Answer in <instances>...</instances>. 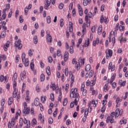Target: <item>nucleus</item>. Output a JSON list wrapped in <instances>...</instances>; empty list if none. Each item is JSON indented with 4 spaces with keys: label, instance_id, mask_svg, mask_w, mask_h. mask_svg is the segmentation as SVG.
Returning a JSON list of instances; mask_svg holds the SVG:
<instances>
[{
    "label": "nucleus",
    "instance_id": "2f4dec72",
    "mask_svg": "<svg viewBox=\"0 0 128 128\" xmlns=\"http://www.w3.org/2000/svg\"><path fill=\"white\" fill-rule=\"evenodd\" d=\"M6 22L4 21L2 22V28L3 30H6L7 28L6 26Z\"/></svg>",
    "mask_w": 128,
    "mask_h": 128
},
{
    "label": "nucleus",
    "instance_id": "9b49d317",
    "mask_svg": "<svg viewBox=\"0 0 128 128\" xmlns=\"http://www.w3.org/2000/svg\"><path fill=\"white\" fill-rule=\"evenodd\" d=\"M120 42L121 44H122V42H126V38H124L122 36H120L119 38Z\"/></svg>",
    "mask_w": 128,
    "mask_h": 128
},
{
    "label": "nucleus",
    "instance_id": "a878e982",
    "mask_svg": "<svg viewBox=\"0 0 128 128\" xmlns=\"http://www.w3.org/2000/svg\"><path fill=\"white\" fill-rule=\"evenodd\" d=\"M86 72H90V65L87 64L85 67Z\"/></svg>",
    "mask_w": 128,
    "mask_h": 128
},
{
    "label": "nucleus",
    "instance_id": "aec40b11",
    "mask_svg": "<svg viewBox=\"0 0 128 128\" xmlns=\"http://www.w3.org/2000/svg\"><path fill=\"white\" fill-rule=\"evenodd\" d=\"M14 92H13V98H16L17 94H18V88H14Z\"/></svg>",
    "mask_w": 128,
    "mask_h": 128
},
{
    "label": "nucleus",
    "instance_id": "6ab92c4d",
    "mask_svg": "<svg viewBox=\"0 0 128 128\" xmlns=\"http://www.w3.org/2000/svg\"><path fill=\"white\" fill-rule=\"evenodd\" d=\"M13 102H14V98H12V97H10L8 100V106H11V104H12Z\"/></svg>",
    "mask_w": 128,
    "mask_h": 128
},
{
    "label": "nucleus",
    "instance_id": "f03ea898",
    "mask_svg": "<svg viewBox=\"0 0 128 128\" xmlns=\"http://www.w3.org/2000/svg\"><path fill=\"white\" fill-rule=\"evenodd\" d=\"M22 62L24 63L25 66H28L30 64V61H28V58L26 59V54L24 53L22 54Z\"/></svg>",
    "mask_w": 128,
    "mask_h": 128
},
{
    "label": "nucleus",
    "instance_id": "e2e57ef3",
    "mask_svg": "<svg viewBox=\"0 0 128 128\" xmlns=\"http://www.w3.org/2000/svg\"><path fill=\"white\" fill-rule=\"evenodd\" d=\"M13 88H16V80H14Z\"/></svg>",
    "mask_w": 128,
    "mask_h": 128
},
{
    "label": "nucleus",
    "instance_id": "423d86ee",
    "mask_svg": "<svg viewBox=\"0 0 128 128\" xmlns=\"http://www.w3.org/2000/svg\"><path fill=\"white\" fill-rule=\"evenodd\" d=\"M52 2V0H46V3L44 4V8L45 10H48V7L50 6V3Z\"/></svg>",
    "mask_w": 128,
    "mask_h": 128
},
{
    "label": "nucleus",
    "instance_id": "6e6552de",
    "mask_svg": "<svg viewBox=\"0 0 128 128\" xmlns=\"http://www.w3.org/2000/svg\"><path fill=\"white\" fill-rule=\"evenodd\" d=\"M68 52L66 51L64 53V62H68Z\"/></svg>",
    "mask_w": 128,
    "mask_h": 128
},
{
    "label": "nucleus",
    "instance_id": "a18cd8bd",
    "mask_svg": "<svg viewBox=\"0 0 128 128\" xmlns=\"http://www.w3.org/2000/svg\"><path fill=\"white\" fill-rule=\"evenodd\" d=\"M4 104H6V100L2 99L1 100V106H4Z\"/></svg>",
    "mask_w": 128,
    "mask_h": 128
},
{
    "label": "nucleus",
    "instance_id": "7c9ffc66",
    "mask_svg": "<svg viewBox=\"0 0 128 128\" xmlns=\"http://www.w3.org/2000/svg\"><path fill=\"white\" fill-rule=\"evenodd\" d=\"M116 74H112V76L111 77V80L110 81V83L112 84L114 80V78H116Z\"/></svg>",
    "mask_w": 128,
    "mask_h": 128
},
{
    "label": "nucleus",
    "instance_id": "b1692460",
    "mask_svg": "<svg viewBox=\"0 0 128 128\" xmlns=\"http://www.w3.org/2000/svg\"><path fill=\"white\" fill-rule=\"evenodd\" d=\"M74 74L72 75L71 77V82H70V86H72V84H74Z\"/></svg>",
    "mask_w": 128,
    "mask_h": 128
},
{
    "label": "nucleus",
    "instance_id": "79ce46f5",
    "mask_svg": "<svg viewBox=\"0 0 128 128\" xmlns=\"http://www.w3.org/2000/svg\"><path fill=\"white\" fill-rule=\"evenodd\" d=\"M65 76H68V68H66L64 70Z\"/></svg>",
    "mask_w": 128,
    "mask_h": 128
},
{
    "label": "nucleus",
    "instance_id": "7ed1b4c3",
    "mask_svg": "<svg viewBox=\"0 0 128 128\" xmlns=\"http://www.w3.org/2000/svg\"><path fill=\"white\" fill-rule=\"evenodd\" d=\"M22 41L20 39H18L17 41H16L14 43L15 48H18V50H22V44L20 43Z\"/></svg>",
    "mask_w": 128,
    "mask_h": 128
},
{
    "label": "nucleus",
    "instance_id": "72a5a7b5",
    "mask_svg": "<svg viewBox=\"0 0 128 128\" xmlns=\"http://www.w3.org/2000/svg\"><path fill=\"white\" fill-rule=\"evenodd\" d=\"M60 28H62L64 26V19L61 18L60 20Z\"/></svg>",
    "mask_w": 128,
    "mask_h": 128
},
{
    "label": "nucleus",
    "instance_id": "5701e85b",
    "mask_svg": "<svg viewBox=\"0 0 128 128\" xmlns=\"http://www.w3.org/2000/svg\"><path fill=\"white\" fill-rule=\"evenodd\" d=\"M46 72L48 76H50V68L49 66L46 68Z\"/></svg>",
    "mask_w": 128,
    "mask_h": 128
},
{
    "label": "nucleus",
    "instance_id": "680f3d73",
    "mask_svg": "<svg viewBox=\"0 0 128 128\" xmlns=\"http://www.w3.org/2000/svg\"><path fill=\"white\" fill-rule=\"evenodd\" d=\"M104 16L102 15L100 17V22L101 24H102L104 22Z\"/></svg>",
    "mask_w": 128,
    "mask_h": 128
},
{
    "label": "nucleus",
    "instance_id": "e433bc0d",
    "mask_svg": "<svg viewBox=\"0 0 128 128\" xmlns=\"http://www.w3.org/2000/svg\"><path fill=\"white\" fill-rule=\"evenodd\" d=\"M30 70H34V64L33 63V62H30Z\"/></svg>",
    "mask_w": 128,
    "mask_h": 128
},
{
    "label": "nucleus",
    "instance_id": "f704fd0d",
    "mask_svg": "<svg viewBox=\"0 0 128 128\" xmlns=\"http://www.w3.org/2000/svg\"><path fill=\"white\" fill-rule=\"evenodd\" d=\"M79 62L80 64H84V58H80L79 59Z\"/></svg>",
    "mask_w": 128,
    "mask_h": 128
},
{
    "label": "nucleus",
    "instance_id": "20e7f679",
    "mask_svg": "<svg viewBox=\"0 0 128 128\" xmlns=\"http://www.w3.org/2000/svg\"><path fill=\"white\" fill-rule=\"evenodd\" d=\"M122 112H124V110H120V108H117L115 112V118H118V116H121L122 114Z\"/></svg>",
    "mask_w": 128,
    "mask_h": 128
},
{
    "label": "nucleus",
    "instance_id": "f257e3e1",
    "mask_svg": "<svg viewBox=\"0 0 128 128\" xmlns=\"http://www.w3.org/2000/svg\"><path fill=\"white\" fill-rule=\"evenodd\" d=\"M72 98L74 99V100L71 102L70 104V108H72L75 106H78V102L80 100V94L78 93V88H75L72 89L70 93V98H72Z\"/></svg>",
    "mask_w": 128,
    "mask_h": 128
},
{
    "label": "nucleus",
    "instance_id": "c85d7f7f",
    "mask_svg": "<svg viewBox=\"0 0 128 128\" xmlns=\"http://www.w3.org/2000/svg\"><path fill=\"white\" fill-rule=\"evenodd\" d=\"M40 78L41 82H44V80L46 78V76H44V74H41Z\"/></svg>",
    "mask_w": 128,
    "mask_h": 128
},
{
    "label": "nucleus",
    "instance_id": "473e14b6",
    "mask_svg": "<svg viewBox=\"0 0 128 128\" xmlns=\"http://www.w3.org/2000/svg\"><path fill=\"white\" fill-rule=\"evenodd\" d=\"M46 100V96H41V101L43 104H44Z\"/></svg>",
    "mask_w": 128,
    "mask_h": 128
},
{
    "label": "nucleus",
    "instance_id": "de8ad7c7",
    "mask_svg": "<svg viewBox=\"0 0 128 128\" xmlns=\"http://www.w3.org/2000/svg\"><path fill=\"white\" fill-rule=\"evenodd\" d=\"M58 114V108L56 109V110L53 113V116L54 118H56V114Z\"/></svg>",
    "mask_w": 128,
    "mask_h": 128
},
{
    "label": "nucleus",
    "instance_id": "cd10ccee",
    "mask_svg": "<svg viewBox=\"0 0 128 128\" xmlns=\"http://www.w3.org/2000/svg\"><path fill=\"white\" fill-rule=\"evenodd\" d=\"M6 30H4L2 31L1 34L2 38H4V36H6Z\"/></svg>",
    "mask_w": 128,
    "mask_h": 128
},
{
    "label": "nucleus",
    "instance_id": "4be33fe9",
    "mask_svg": "<svg viewBox=\"0 0 128 128\" xmlns=\"http://www.w3.org/2000/svg\"><path fill=\"white\" fill-rule=\"evenodd\" d=\"M58 92H59L60 95H59L58 98V100L59 102H62V90H59Z\"/></svg>",
    "mask_w": 128,
    "mask_h": 128
},
{
    "label": "nucleus",
    "instance_id": "37998d69",
    "mask_svg": "<svg viewBox=\"0 0 128 128\" xmlns=\"http://www.w3.org/2000/svg\"><path fill=\"white\" fill-rule=\"evenodd\" d=\"M18 78V74L16 73H14L13 76L12 80H16Z\"/></svg>",
    "mask_w": 128,
    "mask_h": 128
},
{
    "label": "nucleus",
    "instance_id": "f8f14e48",
    "mask_svg": "<svg viewBox=\"0 0 128 128\" xmlns=\"http://www.w3.org/2000/svg\"><path fill=\"white\" fill-rule=\"evenodd\" d=\"M34 104L36 106H40V99L38 98H36L34 100Z\"/></svg>",
    "mask_w": 128,
    "mask_h": 128
},
{
    "label": "nucleus",
    "instance_id": "c9c22d12",
    "mask_svg": "<svg viewBox=\"0 0 128 128\" xmlns=\"http://www.w3.org/2000/svg\"><path fill=\"white\" fill-rule=\"evenodd\" d=\"M46 22L48 24H50V22H52L50 16H48L46 17Z\"/></svg>",
    "mask_w": 128,
    "mask_h": 128
},
{
    "label": "nucleus",
    "instance_id": "393cba45",
    "mask_svg": "<svg viewBox=\"0 0 128 128\" xmlns=\"http://www.w3.org/2000/svg\"><path fill=\"white\" fill-rule=\"evenodd\" d=\"M94 13L92 14V12H89L88 15H86V16H87V18H92V16H94Z\"/></svg>",
    "mask_w": 128,
    "mask_h": 128
},
{
    "label": "nucleus",
    "instance_id": "8fccbe9b",
    "mask_svg": "<svg viewBox=\"0 0 128 128\" xmlns=\"http://www.w3.org/2000/svg\"><path fill=\"white\" fill-rule=\"evenodd\" d=\"M82 32L83 35L82 36H84L86 34V28H82Z\"/></svg>",
    "mask_w": 128,
    "mask_h": 128
},
{
    "label": "nucleus",
    "instance_id": "338daca9",
    "mask_svg": "<svg viewBox=\"0 0 128 128\" xmlns=\"http://www.w3.org/2000/svg\"><path fill=\"white\" fill-rule=\"evenodd\" d=\"M82 94L84 96H86V90H82Z\"/></svg>",
    "mask_w": 128,
    "mask_h": 128
},
{
    "label": "nucleus",
    "instance_id": "4d7b16f0",
    "mask_svg": "<svg viewBox=\"0 0 128 128\" xmlns=\"http://www.w3.org/2000/svg\"><path fill=\"white\" fill-rule=\"evenodd\" d=\"M40 36H42V38H44V30H42L40 32Z\"/></svg>",
    "mask_w": 128,
    "mask_h": 128
},
{
    "label": "nucleus",
    "instance_id": "1a4fd4ad",
    "mask_svg": "<svg viewBox=\"0 0 128 128\" xmlns=\"http://www.w3.org/2000/svg\"><path fill=\"white\" fill-rule=\"evenodd\" d=\"M26 71L24 70L20 74V78L22 82H24V78H26Z\"/></svg>",
    "mask_w": 128,
    "mask_h": 128
},
{
    "label": "nucleus",
    "instance_id": "69168bd1",
    "mask_svg": "<svg viewBox=\"0 0 128 128\" xmlns=\"http://www.w3.org/2000/svg\"><path fill=\"white\" fill-rule=\"evenodd\" d=\"M76 9H73V10H72V16H76Z\"/></svg>",
    "mask_w": 128,
    "mask_h": 128
},
{
    "label": "nucleus",
    "instance_id": "603ef678",
    "mask_svg": "<svg viewBox=\"0 0 128 128\" xmlns=\"http://www.w3.org/2000/svg\"><path fill=\"white\" fill-rule=\"evenodd\" d=\"M48 62H50V64H52V57L50 56L48 57Z\"/></svg>",
    "mask_w": 128,
    "mask_h": 128
},
{
    "label": "nucleus",
    "instance_id": "49530a36",
    "mask_svg": "<svg viewBox=\"0 0 128 128\" xmlns=\"http://www.w3.org/2000/svg\"><path fill=\"white\" fill-rule=\"evenodd\" d=\"M19 14H20V11L18 10H16V12L15 13V17L16 18H18V16Z\"/></svg>",
    "mask_w": 128,
    "mask_h": 128
},
{
    "label": "nucleus",
    "instance_id": "9d476101",
    "mask_svg": "<svg viewBox=\"0 0 128 128\" xmlns=\"http://www.w3.org/2000/svg\"><path fill=\"white\" fill-rule=\"evenodd\" d=\"M110 56H112V50H108V54H106V58H108Z\"/></svg>",
    "mask_w": 128,
    "mask_h": 128
},
{
    "label": "nucleus",
    "instance_id": "bf43d9fd",
    "mask_svg": "<svg viewBox=\"0 0 128 128\" xmlns=\"http://www.w3.org/2000/svg\"><path fill=\"white\" fill-rule=\"evenodd\" d=\"M24 124V122H22V118H20V126H22V124Z\"/></svg>",
    "mask_w": 128,
    "mask_h": 128
},
{
    "label": "nucleus",
    "instance_id": "052dcab7",
    "mask_svg": "<svg viewBox=\"0 0 128 128\" xmlns=\"http://www.w3.org/2000/svg\"><path fill=\"white\" fill-rule=\"evenodd\" d=\"M108 84H105L104 86V92H106V91L108 90Z\"/></svg>",
    "mask_w": 128,
    "mask_h": 128
},
{
    "label": "nucleus",
    "instance_id": "0eeeda50",
    "mask_svg": "<svg viewBox=\"0 0 128 128\" xmlns=\"http://www.w3.org/2000/svg\"><path fill=\"white\" fill-rule=\"evenodd\" d=\"M116 69V65H112V63L110 62L108 66V70H110L111 72H114Z\"/></svg>",
    "mask_w": 128,
    "mask_h": 128
},
{
    "label": "nucleus",
    "instance_id": "2eb2a0df",
    "mask_svg": "<svg viewBox=\"0 0 128 128\" xmlns=\"http://www.w3.org/2000/svg\"><path fill=\"white\" fill-rule=\"evenodd\" d=\"M85 20L86 22L87 26H88L90 25V20L88 19V16H85Z\"/></svg>",
    "mask_w": 128,
    "mask_h": 128
},
{
    "label": "nucleus",
    "instance_id": "a211bd4d",
    "mask_svg": "<svg viewBox=\"0 0 128 128\" xmlns=\"http://www.w3.org/2000/svg\"><path fill=\"white\" fill-rule=\"evenodd\" d=\"M102 26L100 25L98 28V34H102Z\"/></svg>",
    "mask_w": 128,
    "mask_h": 128
},
{
    "label": "nucleus",
    "instance_id": "f3484780",
    "mask_svg": "<svg viewBox=\"0 0 128 128\" xmlns=\"http://www.w3.org/2000/svg\"><path fill=\"white\" fill-rule=\"evenodd\" d=\"M99 43H100V40L98 39V38H97L96 40L93 41L94 46H96V44H98Z\"/></svg>",
    "mask_w": 128,
    "mask_h": 128
},
{
    "label": "nucleus",
    "instance_id": "ea45409f",
    "mask_svg": "<svg viewBox=\"0 0 128 128\" xmlns=\"http://www.w3.org/2000/svg\"><path fill=\"white\" fill-rule=\"evenodd\" d=\"M15 60L16 62H18V61L20 60V55L17 54L15 57Z\"/></svg>",
    "mask_w": 128,
    "mask_h": 128
},
{
    "label": "nucleus",
    "instance_id": "c03bdc74",
    "mask_svg": "<svg viewBox=\"0 0 128 128\" xmlns=\"http://www.w3.org/2000/svg\"><path fill=\"white\" fill-rule=\"evenodd\" d=\"M32 124L33 126H36V120L34 118L32 121Z\"/></svg>",
    "mask_w": 128,
    "mask_h": 128
},
{
    "label": "nucleus",
    "instance_id": "bb28decb",
    "mask_svg": "<svg viewBox=\"0 0 128 128\" xmlns=\"http://www.w3.org/2000/svg\"><path fill=\"white\" fill-rule=\"evenodd\" d=\"M34 44H38V36H34Z\"/></svg>",
    "mask_w": 128,
    "mask_h": 128
},
{
    "label": "nucleus",
    "instance_id": "774afa93",
    "mask_svg": "<svg viewBox=\"0 0 128 128\" xmlns=\"http://www.w3.org/2000/svg\"><path fill=\"white\" fill-rule=\"evenodd\" d=\"M3 60H6V56L5 54H2L1 56Z\"/></svg>",
    "mask_w": 128,
    "mask_h": 128
},
{
    "label": "nucleus",
    "instance_id": "864d4df0",
    "mask_svg": "<svg viewBox=\"0 0 128 128\" xmlns=\"http://www.w3.org/2000/svg\"><path fill=\"white\" fill-rule=\"evenodd\" d=\"M111 119H112V118L110 117V116L107 117L106 120V124H108V122H110Z\"/></svg>",
    "mask_w": 128,
    "mask_h": 128
},
{
    "label": "nucleus",
    "instance_id": "39448f33",
    "mask_svg": "<svg viewBox=\"0 0 128 128\" xmlns=\"http://www.w3.org/2000/svg\"><path fill=\"white\" fill-rule=\"evenodd\" d=\"M22 112L25 116L26 114H28L30 112V107H26V108H24L22 110Z\"/></svg>",
    "mask_w": 128,
    "mask_h": 128
},
{
    "label": "nucleus",
    "instance_id": "0e129e2a",
    "mask_svg": "<svg viewBox=\"0 0 128 128\" xmlns=\"http://www.w3.org/2000/svg\"><path fill=\"white\" fill-rule=\"evenodd\" d=\"M119 29L120 32H122V30H124V27L122 26H119Z\"/></svg>",
    "mask_w": 128,
    "mask_h": 128
},
{
    "label": "nucleus",
    "instance_id": "ddd939ff",
    "mask_svg": "<svg viewBox=\"0 0 128 128\" xmlns=\"http://www.w3.org/2000/svg\"><path fill=\"white\" fill-rule=\"evenodd\" d=\"M126 81L122 82V80H120L118 81V84H120V86H126Z\"/></svg>",
    "mask_w": 128,
    "mask_h": 128
},
{
    "label": "nucleus",
    "instance_id": "a19ab883",
    "mask_svg": "<svg viewBox=\"0 0 128 128\" xmlns=\"http://www.w3.org/2000/svg\"><path fill=\"white\" fill-rule=\"evenodd\" d=\"M120 124H126V120H121L120 121Z\"/></svg>",
    "mask_w": 128,
    "mask_h": 128
},
{
    "label": "nucleus",
    "instance_id": "412c9836",
    "mask_svg": "<svg viewBox=\"0 0 128 128\" xmlns=\"http://www.w3.org/2000/svg\"><path fill=\"white\" fill-rule=\"evenodd\" d=\"M46 40L48 42H50V43L52 42V36L49 35L48 36H46Z\"/></svg>",
    "mask_w": 128,
    "mask_h": 128
},
{
    "label": "nucleus",
    "instance_id": "6e6d98bb",
    "mask_svg": "<svg viewBox=\"0 0 128 128\" xmlns=\"http://www.w3.org/2000/svg\"><path fill=\"white\" fill-rule=\"evenodd\" d=\"M92 104H93V106L94 108H96V100H92Z\"/></svg>",
    "mask_w": 128,
    "mask_h": 128
},
{
    "label": "nucleus",
    "instance_id": "5fc2aeb1",
    "mask_svg": "<svg viewBox=\"0 0 128 128\" xmlns=\"http://www.w3.org/2000/svg\"><path fill=\"white\" fill-rule=\"evenodd\" d=\"M28 54L29 56H32V49H30L28 50Z\"/></svg>",
    "mask_w": 128,
    "mask_h": 128
},
{
    "label": "nucleus",
    "instance_id": "3c124183",
    "mask_svg": "<svg viewBox=\"0 0 128 128\" xmlns=\"http://www.w3.org/2000/svg\"><path fill=\"white\" fill-rule=\"evenodd\" d=\"M28 7L25 8H24V14L26 16H28Z\"/></svg>",
    "mask_w": 128,
    "mask_h": 128
},
{
    "label": "nucleus",
    "instance_id": "4468645a",
    "mask_svg": "<svg viewBox=\"0 0 128 128\" xmlns=\"http://www.w3.org/2000/svg\"><path fill=\"white\" fill-rule=\"evenodd\" d=\"M38 120H40L42 124H44V118H42V114H40L38 115Z\"/></svg>",
    "mask_w": 128,
    "mask_h": 128
},
{
    "label": "nucleus",
    "instance_id": "09e8293b",
    "mask_svg": "<svg viewBox=\"0 0 128 128\" xmlns=\"http://www.w3.org/2000/svg\"><path fill=\"white\" fill-rule=\"evenodd\" d=\"M72 6H74V3L71 2L69 6V10H72Z\"/></svg>",
    "mask_w": 128,
    "mask_h": 128
},
{
    "label": "nucleus",
    "instance_id": "c756f323",
    "mask_svg": "<svg viewBox=\"0 0 128 128\" xmlns=\"http://www.w3.org/2000/svg\"><path fill=\"white\" fill-rule=\"evenodd\" d=\"M88 46H90V38H88L85 41V46H86V48Z\"/></svg>",
    "mask_w": 128,
    "mask_h": 128
},
{
    "label": "nucleus",
    "instance_id": "13d9d810",
    "mask_svg": "<svg viewBox=\"0 0 128 128\" xmlns=\"http://www.w3.org/2000/svg\"><path fill=\"white\" fill-rule=\"evenodd\" d=\"M58 8L60 10H62L64 8V4L60 3L58 6Z\"/></svg>",
    "mask_w": 128,
    "mask_h": 128
},
{
    "label": "nucleus",
    "instance_id": "dca6fc26",
    "mask_svg": "<svg viewBox=\"0 0 128 128\" xmlns=\"http://www.w3.org/2000/svg\"><path fill=\"white\" fill-rule=\"evenodd\" d=\"M91 0H83V4L84 6H86L90 2Z\"/></svg>",
    "mask_w": 128,
    "mask_h": 128
},
{
    "label": "nucleus",
    "instance_id": "4c0bfd02",
    "mask_svg": "<svg viewBox=\"0 0 128 128\" xmlns=\"http://www.w3.org/2000/svg\"><path fill=\"white\" fill-rule=\"evenodd\" d=\"M66 104H68V98H65L63 102V106H66Z\"/></svg>",
    "mask_w": 128,
    "mask_h": 128
},
{
    "label": "nucleus",
    "instance_id": "58836bf2",
    "mask_svg": "<svg viewBox=\"0 0 128 128\" xmlns=\"http://www.w3.org/2000/svg\"><path fill=\"white\" fill-rule=\"evenodd\" d=\"M69 52L70 54H72V53L74 52V46H70Z\"/></svg>",
    "mask_w": 128,
    "mask_h": 128
}]
</instances>
